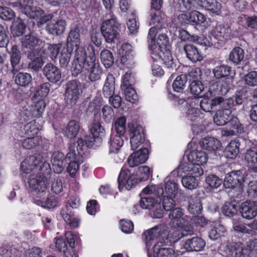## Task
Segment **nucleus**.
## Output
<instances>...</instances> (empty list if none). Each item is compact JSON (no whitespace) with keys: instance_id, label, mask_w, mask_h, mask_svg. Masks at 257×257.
<instances>
[{"instance_id":"nucleus-7","label":"nucleus","mask_w":257,"mask_h":257,"mask_svg":"<svg viewBox=\"0 0 257 257\" xmlns=\"http://www.w3.org/2000/svg\"><path fill=\"white\" fill-rule=\"evenodd\" d=\"M119 31V24L114 16L103 22L101 26V34L108 43H113L118 38Z\"/></svg>"},{"instance_id":"nucleus-34","label":"nucleus","mask_w":257,"mask_h":257,"mask_svg":"<svg viewBox=\"0 0 257 257\" xmlns=\"http://www.w3.org/2000/svg\"><path fill=\"white\" fill-rule=\"evenodd\" d=\"M121 136L116 133H112L111 134L108 141L110 152H117L122 146L123 140L121 137Z\"/></svg>"},{"instance_id":"nucleus-27","label":"nucleus","mask_w":257,"mask_h":257,"mask_svg":"<svg viewBox=\"0 0 257 257\" xmlns=\"http://www.w3.org/2000/svg\"><path fill=\"white\" fill-rule=\"evenodd\" d=\"M205 246V241L199 237H194L186 240L184 247L188 251H199Z\"/></svg>"},{"instance_id":"nucleus-53","label":"nucleus","mask_w":257,"mask_h":257,"mask_svg":"<svg viewBox=\"0 0 257 257\" xmlns=\"http://www.w3.org/2000/svg\"><path fill=\"white\" fill-rule=\"evenodd\" d=\"M15 82L22 86L28 85L32 81V77L27 73H19L15 76Z\"/></svg>"},{"instance_id":"nucleus-8","label":"nucleus","mask_w":257,"mask_h":257,"mask_svg":"<svg viewBox=\"0 0 257 257\" xmlns=\"http://www.w3.org/2000/svg\"><path fill=\"white\" fill-rule=\"evenodd\" d=\"M65 101L68 104H75L79 98L81 89V83L76 80L69 81L66 84Z\"/></svg>"},{"instance_id":"nucleus-58","label":"nucleus","mask_w":257,"mask_h":257,"mask_svg":"<svg viewBox=\"0 0 257 257\" xmlns=\"http://www.w3.org/2000/svg\"><path fill=\"white\" fill-rule=\"evenodd\" d=\"M124 91L125 99L127 101L132 103H135V102L138 100V96L136 92V90L131 87H125L122 88Z\"/></svg>"},{"instance_id":"nucleus-24","label":"nucleus","mask_w":257,"mask_h":257,"mask_svg":"<svg viewBox=\"0 0 257 257\" xmlns=\"http://www.w3.org/2000/svg\"><path fill=\"white\" fill-rule=\"evenodd\" d=\"M157 42V44L154 43L153 45H150L151 54L169 49V39L166 34L159 35Z\"/></svg>"},{"instance_id":"nucleus-35","label":"nucleus","mask_w":257,"mask_h":257,"mask_svg":"<svg viewBox=\"0 0 257 257\" xmlns=\"http://www.w3.org/2000/svg\"><path fill=\"white\" fill-rule=\"evenodd\" d=\"M175 228L178 229L179 233H178L177 236V232L176 231L173 233V235L178 237V239H180L184 236L191 235L193 233V227L188 223L186 219L181 222V224L177 226V227Z\"/></svg>"},{"instance_id":"nucleus-26","label":"nucleus","mask_w":257,"mask_h":257,"mask_svg":"<svg viewBox=\"0 0 257 257\" xmlns=\"http://www.w3.org/2000/svg\"><path fill=\"white\" fill-rule=\"evenodd\" d=\"M31 19L38 20V23L43 24L52 18L50 15H45L44 12L39 7H34L26 15Z\"/></svg>"},{"instance_id":"nucleus-6","label":"nucleus","mask_w":257,"mask_h":257,"mask_svg":"<svg viewBox=\"0 0 257 257\" xmlns=\"http://www.w3.org/2000/svg\"><path fill=\"white\" fill-rule=\"evenodd\" d=\"M42 164L39 170L45 172L50 169L49 163L46 162L41 154L30 156L21 163V170L25 173H29L30 171H37L38 166Z\"/></svg>"},{"instance_id":"nucleus-23","label":"nucleus","mask_w":257,"mask_h":257,"mask_svg":"<svg viewBox=\"0 0 257 257\" xmlns=\"http://www.w3.org/2000/svg\"><path fill=\"white\" fill-rule=\"evenodd\" d=\"M51 162L53 169L56 173H61L66 164L64 154L58 151L53 153Z\"/></svg>"},{"instance_id":"nucleus-11","label":"nucleus","mask_w":257,"mask_h":257,"mask_svg":"<svg viewBox=\"0 0 257 257\" xmlns=\"http://www.w3.org/2000/svg\"><path fill=\"white\" fill-rule=\"evenodd\" d=\"M245 181L244 175L240 170L232 171L227 173L224 180L226 188H241Z\"/></svg>"},{"instance_id":"nucleus-14","label":"nucleus","mask_w":257,"mask_h":257,"mask_svg":"<svg viewBox=\"0 0 257 257\" xmlns=\"http://www.w3.org/2000/svg\"><path fill=\"white\" fill-rule=\"evenodd\" d=\"M43 73L46 78L52 83H56L61 79L60 70L51 63L45 65L43 69Z\"/></svg>"},{"instance_id":"nucleus-56","label":"nucleus","mask_w":257,"mask_h":257,"mask_svg":"<svg viewBox=\"0 0 257 257\" xmlns=\"http://www.w3.org/2000/svg\"><path fill=\"white\" fill-rule=\"evenodd\" d=\"M204 88L202 83L198 80H194L190 84V91L192 94L196 96H201V94L203 91Z\"/></svg>"},{"instance_id":"nucleus-64","label":"nucleus","mask_w":257,"mask_h":257,"mask_svg":"<svg viewBox=\"0 0 257 257\" xmlns=\"http://www.w3.org/2000/svg\"><path fill=\"white\" fill-rule=\"evenodd\" d=\"M245 82L249 86L257 85V71H251L245 75Z\"/></svg>"},{"instance_id":"nucleus-62","label":"nucleus","mask_w":257,"mask_h":257,"mask_svg":"<svg viewBox=\"0 0 257 257\" xmlns=\"http://www.w3.org/2000/svg\"><path fill=\"white\" fill-rule=\"evenodd\" d=\"M0 254L3 257H16L17 250L12 246H5L0 248Z\"/></svg>"},{"instance_id":"nucleus-1","label":"nucleus","mask_w":257,"mask_h":257,"mask_svg":"<svg viewBox=\"0 0 257 257\" xmlns=\"http://www.w3.org/2000/svg\"><path fill=\"white\" fill-rule=\"evenodd\" d=\"M89 51L87 54L85 49L79 48L72 62L71 68L72 75L77 76L83 71L89 73L88 79L91 82L99 80L102 74V70L98 61L96 59L94 47L89 45L87 47Z\"/></svg>"},{"instance_id":"nucleus-31","label":"nucleus","mask_w":257,"mask_h":257,"mask_svg":"<svg viewBox=\"0 0 257 257\" xmlns=\"http://www.w3.org/2000/svg\"><path fill=\"white\" fill-rule=\"evenodd\" d=\"M40 51L38 52H28V57L29 59L33 60L29 64V67L35 71H38L44 64L42 55H40Z\"/></svg>"},{"instance_id":"nucleus-28","label":"nucleus","mask_w":257,"mask_h":257,"mask_svg":"<svg viewBox=\"0 0 257 257\" xmlns=\"http://www.w3.org/2000/svg\"><path fill=\"white\" fill-rule=\"evenodd\" d=\"M179 38L183 41L196 42L198 44L205 46L210 45V43L206 38L203 39L197 36L191 35L184 29L179 31Z\"/></svg>"},{"instance_id":"nucleus-44","label":"nucleus","mask_w":257,"mask_h":257,"mask_svg":"<svg viewBox=\"0 0 257 257\" xmlns=\"http://www.w3.org/2000/svg\"><path fill=\"white\" fill-rule=\"evenodd\" d=\"M202 7L214 14H218L221 9V5L216 0H202Z\"/></svg>"},{"instance_id":"nucleus-15","label":"nucleus","mask_w":257,"mask_h":257,"mask_svg":"<svg viewBox=\"0 0 257 257\" xmlns=\"http://www.w3.org/2000/svg\"><path fill=\"white\" fill-rule=\"evenodd\" d=\"M148 150L143 148L131 154L127 159V163L131 167H134L145 163L148 158Z\"/></svg>"},{"instance_id":"nucleus-22","label":"nucleus","mask_w":257,"mask_h":257,"mask_svg":"<svg viewBox=\"0 0 257 257\" xmlns=\"http://www.w3.org/2000/svg\"><path fill=\"white\" fill-rule=\"evenodd\" d=\"M168 217L171 220L170 224L172 227H177L186 219L182 209L180 207H175L170 210Z\"/></svg>"},{"instance_id":"nucleus-42","label":"nucleus","mask_w":257,"mask_h":257,"mask_svg":"<svg viewBox=\"0 0 257 257\" xmlns=\"http://www.w3.org/2000/svg\"><path fill=\"white\" fill-rule=\"evenodd\" d=\"M33 0H18L13 3L12 6L26 15L33 8Z\"/></svg>"},{"instance_id":"nucleus-16","label":"nucleus","mask_w":257,"mask_h":257,"mask_svg":"<svg viewBox=\"0 0 257 257\" xmlns=\"http://www.w3.org/2000/svg\"><path fill=\"white\" fill-rule=\"evenodd\" d=\"M240 212L243 218L251 219L257 215V202L245 201L241 204Z\"/></svg>"},{"instance_id":"nucleus-61","label":"nucleus","mask_w":257,"mask_h":257,"mask_svg":"<svg viewBox=\"0 0 257 257\" xmlns=\"http://www.w3.org/2000/svg\"><path fill=\"white\" fill-rule=\"evenodd\" d=\"M51 182V191L55 194H59L63 191V187L62 180L58 178H52Z\"/></svg>"},{"instance_id":"nucleus-30","label":"nucleus","mask_w":257,"mask_h":257,"mask_svg":"<svg viewBox=\"0 0 257 257\" xmlns=\"http://www.w3.org/2000/svg\"><path fill=\"white\" fill-rule=\"evenodd\" d=\"M231 111L228 108H223L217 111L214 116L213 121L217 125L226 124L231 117Z\"/></svg>"},{"instance_id":"nucleus-3","label":"nucleus","mask_w":257,"mask_h":257,"mask_svg":"<svg viewBox=\"0 0 257 257\" xmlns=\"http://www.w3.org/2000/svg\"><path fill=\"white\" fill-rule=\"evenodd\" d=\"M45 172L41 171L40 173H36L33 172L29 176L28 183L30 187L35 190L36 192V200L40 202L44 207L53 208L56 206V202L53 197L48 198L49 192L47 190V180L44 174Z\"/></svg>"},{"instance_id":"nucleus-63","label":"nucleus","mask_w":257,"mask_h":257,"mask_svg":"<svg viewBox=\"0 0 257 257\" xmlns=\"http://www.w3.org/2000/svg\"><path fill=\"white\" fill-rule=\"evenodd\" d=\"M206 182L212 188H217L222 184V180L215 175H209L206 179Z\"/></svg>"},{"instance_id":"nucleus-19","label":"nucleus","mask_w":257,"mask_h":257,"mask_svg":"<svg viewBox=\"0 0 257 257\" xmlns=\"http://www.w3.org/2000/svg\"><path fill=\"white\" fill-rule=\"evenodd\" d=\"M232 34V31L227 25H218L212 30L211 35L218 41L228 39Z\"/></svg>"},{"instance_id":"nucleus-5","label":"nucleus","mask_w":257,"mask_h":257,"mask_svg":"<svg viewBox=\"0 0 257 257\" xmlns=\"http://www.w3.org/2000/svg\"><path fill=\"white\" fill-rule=\"evenodd\" d=\"M151 174L150 168L147 166H142L138 168L137 172V177L132 174L128 170H122L118 178L119 189L122 186L127 190L131 189L136 184L140 181L148 179Z\"/></svg>"},{"instance_id":"nucleus-25","label":"nucleus","mask_w":257,"mask_h":257,"mask_svg":"<svg viewBox=\"0 0 257 257\" xmlns=\"http://www.w3.org/2000/svg\"><path fill=\"white\" fill-rule=\"evenodd\" d=\"M66 23L64 20H53L49 22L46 26V31L51 35H59L65 31Z\"/></svg>"},{"instance_id":"nucleus-47","label":"nucleus","mask_w":257,"mask_h":257,"mask_svg":"<svg viewBox=\"0 0 257 257\" xmlns=\"http://www.w3.org/2000/svg\"><path fill=\"white\" fill-rule=\"evenodd\" d=\"M244 160L251 168L257 163V147H253L247 149L244 154Z\"/></svg>"},{"instance_id":"nucleus-29","label":"nucleus","mask_w":257,"mask_h":257,"mask_svg":"<svg viewBox=\"0 0 257 257\" xmlns=\"http://www.w3.org/2000/svg\"><path fill=\"white\" fill-rule=\"evenodd\" d=\"M184 51L187 57L193 62L200 61L203 59L201 52L193 45L188 44L184 46Z\"/></svg>"},{"instance_id":"nucleus-18","label":"nucleus","mask_w":257,"mask_h":257,"mask_svg":"<svg viewBox=\"0 0 257 257\" xmlns=\"http://www.w3.org/2000/svg\"><path fill=\"white\" fill-rule=\"evenodd\" d=\"M154 61L162 60L168 68H173L175 67L174 60L169 49L161 51L158 53L151 54Z\"/></svg>"},{"instance_id":"nucleus-57","label":"nucleus","mask_w":257,"mask_h":257,"mask_svg":"<svg viewBox=\"0 0 257 257\" xmlns=\"http://www.w3.org/2000/svg\"><path fill=\"white\" fill-rule=\"evenodd\" d=\"M114 126L116 134L123 135L126 130V118L124 116H121L117 118L115 122Z\"/></svg>"},{"instance_id":"nucleus-59","label":"nucleus","mask_w":257,"mask_h":257,"mask_svg":"<svg viewBox=\"0 0 257 257\" xmlns=\"http://www.w3.org/2000/svg\"><path fill=\"white\" fill-rule=\"evenodd\" d=\"M40 139L38 137H28L23 142V146L27 149H32L39 144Z\"/></svg>"},{"instance_id":"nucleus-17","label":"nucleus","mask_w":257,"mask_h":257,"mask_svg":"<svg viewBox=\"0 0 257 257\" xmlns=\"http://www.w3.org/2000/svg\"><path fill=\"white\" fill-rule=\"evenodd\" d=\"M120 50L122 51V54L120 58V62L125 65L127 68L133 67L136 62L134 56L133 54H131L132 51V46L127 43L122 45Z\"/></svg>"},{"instance_id":"nucleus-60","label":"nucleus","mask_w":257,"mask_h":257,"mask_svg":"<svg viewBox=\"0 0 257 257\" xmlns=\"http://www.w3.org/2000/svg\"><path fill=\"white\" fill-rule=\"evenodd\" d=\"M15 16V13L10 8L0 6V18L4 20L10 21Z\"/></svg>"},{"instance_id":"nucleus-21","label":"nucleus","mask_w":257,"mask_h":257,"mask_svg":"<svg viewBox=\"0 0 257 257\" xmlns=\"http://www.w3.org/2000/svg\"><path fill=\"white\" fill-rule=\"evenodd\" d=\"M200 145L203 149L210 153H214L215 154L221 147V143L220 141L212 137L205 138L202 139L200 141Z\"/></svg>"},{"instance_id":"nucleus-20","label":"nucleus","mask_w":257,"mask_h":257,"mask_svg":"<svg viewBox=\"0 0 257 257\" xmlns=\"http://www.w3.org/2000/svg\"><path fill=\"white\" fill-rule=\"evenodd\" d=\"M61 47V45L60 44H50L45 42L44 46H42L39 50L40 55H42L44 58L49 56L54 60L57 58Z\"/></svg>"},{"instance_id":"nucleus-40","label":"nucleus","mask_w":257,"mask_h":257,"mask_svg":"<svg viewBox=\"0 0 257 257\" xmlns=\"http://www.w3.org/2000/svg\"><path fill=\"white\" fill-rule=\"evenodd\" d=\"M72 50L67 47H63L59 56V64L61 68H66L68 66L71 57Z\"/></svg>"},{"instance_id":"nucleus-45","label":"nucleus","mask_w":257,"mask_h":257,"mask_svg":"<svg viewBox=\"0 0 257 257\" xmlns=\"http://www.w3.org/2000/svg\"><path fill=\"white\" fill-rule=\"evenodd\" d=\"M239 152V144L235 141H231L226 147L224 154L226 158L233 159L237 157Z\"/></svg>"},{"instance_id":"nucleus-12","label":"nucleus","mask_w":257,"mask_h":257,"mask_svg":"<svg viewBox=\"0 0 257 257\" xmlns=\"http://www.w3.org/2000/svg\"><path fill=\"white\" fill-rule=\"evenodd\" d=\"M178 19L182 24L193 25H201L206 21L205 16L196 11L182 13L178 16Z\"/></svg>"},{"instance_id":"nucleus-4","label":"nucleus","mask_w":257,"mask_h":257,"mask_svg":"<svg viewBox=\"0 0 257 257\" xmlns=\"http://www.w3.org/2000/svg\"><path fill=\"white\" fill-rule=\"evenodd\" d=\"M208 158L207 154L204 151H192L187 155L189 162L181 166L179 169L184 173L201 176L203 174L201 165L206 164Z\"/></svg>"},{"instance_id":"nucleus-46","label":"nucleus","mask_w":257,"mask_h":257,"mask_svg":"<svg viewBox=\"0 0 257 257\" xmlns=\"http://www.w3.org/2000/svg\"><path fill=\"white\" fill-rule=\"evenodd\" d=\"M187 174L186 176L182 178V184L183 186L189 190H193L195 189L198 186V181L196 180V177L199 176H195L194 175Z\"/></svg>"},{"instance_id":"nucleus-48","label":"nucleus","mask_w":257,"mask_h":257,"mask_svg":"<svg viewBox=\"0 0 257 257\" xmlns=\"http://www.w3.org/2000/svg\"><path fill=\"white\" fill-rule=\"evenodd\" d=\"M101 62L105 68H109L114 62L112 53L108 50L103 49L100 53Z\"/></svg>"},{"instance_id":"nucleus-41","label":"nucleus","mask_w":257,"mask_h":257,"mask_svg":"<svg viewBox=\"0 0 257 257\" xmlns=\"http://www.w3.org/2000/svg\"><path fill=\"white\" fill-rule=\"evenodd\" d=\"M80 130L79 123L76 120H71L68 123L64 134L68 138H74L77 135Z\"/></svg>"},{"instance_id":"nucleus-43","label":"nucleus","mask_w":257,"mask_h":257,"mask_svg":"<svg viewBox=\"0 0 257 257\" xmlns=\"http://www.w3.org/2000/svg\"><path fill=\"white\" fill-rule=\"evenodd\" d=\"M248 247L250 251V254H247L248 252L247 249H243L242 247H240L235 249V257H249L252 251L257 252V238L250 240Z\"/></svg>"},{"instance_id":"nucleus-13","label":"nucleus","mask_w":257,"mask_h":257,"mask_svg":"<svg viewBox=\"0 0 257 257\" xmlns=\"http://www.w3.org/2000/svg\"><path fill=\"white\" fill-rule=\"evenodd\" d=\"M226 127L221 130V135L224 137H230L241 134L243 127L238 119L234 117L227 123Z\"/></svg>"},{"instance_id":"nucleus-37","label":"nucleus","mask_w":257,"mask_h":257,"mask_svg":"<svg viewBox=\"0 0 257 257\" xmlns=\"http://www.w3.org/2000/svg\"><path fill=\"white\" fill-rule=\"evenodd\" d=\"M231 68L227 65H221L217 66L212 70L214 77L217 79H222L229 77Z\"/></svg>"},{"instance_id":"nucleus-49","label":"nucleus","mask_w":257,"mask_h":257,"mask_svg":"<svg viewBox=\"0 0 257 257\" xmlns=\"http://www.w3.org/2000/svg\"><path fill=\"white\" fill-rule=\"evenodd\" d=\"M244 58V51L239 47L234 48L230 53L229 59L235 64H238Z\"/></svg>"},{"instance_id":"nucleus-55","label":"nucleus","mask_w":257,"mask_h":257,"mask_svg":"<svg viewBox=\"0 0 257 257\" xmlns=\"http://www.w3.org/2000/svg\"><path fill=\"white\" fill-rule=\"evenodd\" d=\"M91 135L96 137L98 142H101V137L103 135L104 130L99 122H94L91 127Z\"/></svg>"},{"instance_id":"nucleus-32","label":"nucleus","mask_w":257,"mask_h":257,"mask_svg":"<svg viewBox=\"0 0 257 257\" xmlns=\"http://www.w3.org/2000/svg\"><path fill=\"white\" fill-rule=\"evenodd\" d=\"M178 192V185L173 180H168L165 183V190L163 188L160 189L159 196L166 195V196L175 197Z\"/></svg>"},{"instance_id":"nucleus-38","label":"nucleus","mask_w":257,"mask_h":257,"mask_svg":"<svg viewBox=\"0 0 257 257\" xmlns=\"http://www.w3.org/2000/svg\"><path fill=\"white\" fill-rule=\"evenodd\" d=\"M188 210L192 214L196 215L200 213L202 210L200 200L196 197H190L188 200Z\"/></svg>"},{"instance_id":"nucleus-50","label":"nucleus","mask_w":257,"mask_h":257,"mask_svg":"<svg viewBox=\"0 0 257 257\" xmlns=\"http://www.w3.org/2000/svg\"><path fill=\"white\" fill-rule=\"evenodd\" d=\"M187 81V76L185 74L177 76L172 84L174 90L178 92H182L185 87Z\"/></svg>"},{"instance_id":"nucleus-10","label":"nucleus","mask_w":257,"mask_h":257,"mask_svg":"<svg viewBox=\"0 0 257 257\" xmlns=\"http://www.w3.org/2000/svg\"><path fill=\"white\" fill-rule=\"evenodd\" d=\"M128 127L131 148L136 150L145 140L144 130L138 124L129 125Z\"/></svg>"},{"instance_id":"nucleus-36","label":"nucleus","mask_w":257,"mask_h":257,"mask_svg":"<svg viewBox=\"0 0 257 257\" xmlns=\"http://www.w3.org/2000/svg\"><path fill=\"white\" fill-rule=\"evenodd\" d=\"M11 62L13 67V72L15 74V71L17 72L19 70L18 64L19 63L21 58V53L18 46L16 45L13 46L10 52Z\"/></svg>"},{"instance_id":"nucleus-33","label":"nucleus","mask_w":257,"mask_h":257,"mask_svg":"<svg viewBox=\"0 0 257 257\" xmlns=\"http://www.w3.org/2000/svg\"><path fill=\"white\" fill-rule=\"evenodd\" d=\"M68 40L71 43V45L74 46L76 49L74 51V55L76 54L77 50L79 48H82L85 49L84 47L80 46V29L78 27L75 26L72 28L69 33Z\"/></svg>"},{"instance_id":"nucleus-54","label":"nucleus","mask_w":257,"mask_h":257,"mask_svg":"<svg viewBox=\"0 0 257 257\" xmlns=\"http://www.w3.org/2000/svg\"><path fill=\"white\" fill-rule=\"evenodd\" d=\"M158 201V200L155 199L153 198L143 197L140 200L139 204L142 208L151 211Z\"/></svg>"},{"instance_id":"nucleus-51","label":"nucleus","mask_w":257,"mask_h":257,"mask_svg":"<svg viewBox=\"0 0 257 257\" xmlns=\"http://www.w3.org/2000/svg\"><path fill=\"white\" fill-rule=\"evenodd\" d=\"M238 206L234 202H226L222 207V213L227 216H233L237 212Z\"/></svg>"},{"instance_id":"nucleus-2","label":"nucleus","mask_w":257,"mask_h":257,"mask_svg":"<svg viewBox=\"0 0 257 257\" xmlns=\"http://www.w3.org/2000/svg\"><path fill=\"white\" fill-rule=\"evenodd\" d=\"M147 247L152 245L153 241L158 239V242L154 246V251L158 257H175L174 250L167 247L170 243L169 239L168 227L165 224H159L147 230L142 234Z\"/></svg>"},{"instance_id":"nucleus-9","label":"nucleus","mask_w":257,"mask_h":257,"mask_svg":"<svg viewBox=\"0 0 257 257\" xmlns=\"http://www.w3.org/2000/svg\"><path fill=\"white\" fill-rule=\"evenodd\" d=\"M21 43L23 48L29 49V52L36 53L44 46L45 41L41 40L36 34L30 33L21 38Z\"/></svg>"},{"instance_id":"nucleus-52","label":"nucleus","mask_w":257,"mask_h":257,"mask_svg":"<svg viewBox=\"0 0 257 257\" xmlns=\"http://www.w3.org/2000/svg\"><path fill=\"white\" fill-rule=\"evenodd\" d=\"M46 107L45 101L43 99L38 101L34 106H32L31 111L34 117H40L43 113Z\"/></svg>"},{"instance_id":"nucleus-39","label":"nucleus","mask_w":257,"mask_h":257,"mask_svg":"<svg viewBox=\"0 0 257 257\" xmlns=\"http://www.w3.org/2000/svg\"><path fill=\"white\" fill-rule=\"evenodd\" d=\"M115 79L111 74L107 76L103 87V93L106 97L110 96L114 94Z\"/></svg>"}]
</instances>
